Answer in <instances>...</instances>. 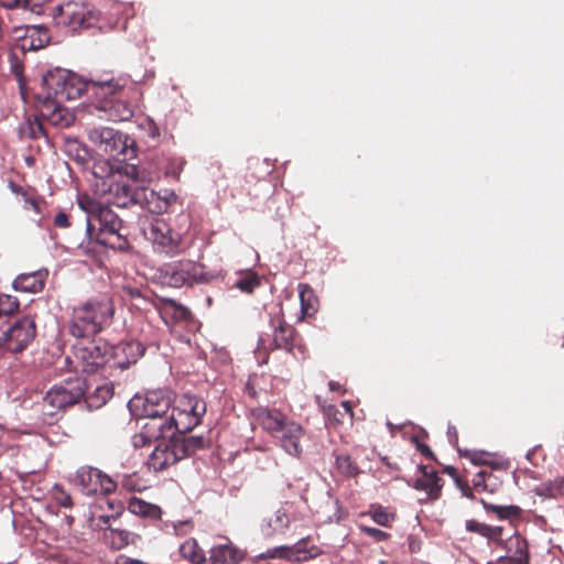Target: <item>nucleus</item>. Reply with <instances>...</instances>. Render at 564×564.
Instances as JSON below:
<instances>
[{"label":"nucleus","mask_w":564,"mask_h":564,"mask_svg":"<svg viewBox=\"0 0 564 564\" xmlns=\"http://www.w3.org/2000/svg\"><path fill=\"white\" fill-rule=\"evenodd\" d=\"M466 530L476 533L489 542L502 543L503 528L498 525H489L477 520H467Z\"/></svg>","instance_id":"nucleus-27"},{"label":"nucleus","mask_w":564,"mask_h":564,"mask_svg":"<svg viewBox=\"0 0 564 564\" xmlns=\"http://www.w3.org/2000/svg\"><path fill=\"white\" fill-rule=\"evenodd\" d=\"M23 195L25 197L26 207L32 208L37 214L41 213V210H40V202L36 198L28 196L26 193H23Z\"/></svg>","instance_id":"nucleus-52"},{"label":"nucleus","mask_w":564,"mask_h":564,"mask_svg":"<svg viewBox=\"0 0 564 564\" xmlns=\"http://www.w3.org/2000/svg\"><path fill=\"white\" fill-rule=\"evenodd\" d=\"M50 42L47 29L43 26H29L25 31L22 47L29 50H40Z\"/></svg>","instance_id":"nucleus-28"},{"label":"nucleus","mask_w":564,"mask_h":564,"mask_svg":"<svg viewBox=\"0 0 564 564\" xmlns=\"http://www.w3.org/2000/svg\"><path fill=\"white\" fill-rule=\"evenodd\" d=\"M254 422L272 437L290 421L288 416L275 408L257 406L251 410Z\"/></svg>","instance_id":"nucleus-20"},{"label":"nucleus","mask_w":564,"mask_h":564,"mask_svg":"<svg viewBox=\"0 0 564 564\" xmlns=\"http://www.w3.org/2000/svg\"><path fill=\"white\" fill-rule=\"evenodd\" d=\"M185 161L182 158H169L166 165L164 166V173L167 176L178 178L184 167Z\"/></svg>","instance_id":"nucleus-42"},{"label":"nucleus","mask_w":564,"mask_h":564,"mask_svg":"<svg viewBox=\"0 0 564 564\" xmlns=\"http://www.w3.org/2000/svg\"><path fill=\"white\" fill-rule=\"evenodd\" d=\"M77 204L86 214V231L89 240L113 250L130 248L128 227L107 205L88 195L78 196Z\"/></svg>","instance_id":"nucleus-2"},{"label":"nucleus","mask_w":564,"mask_h":564,"mask_svg":"<svg viewBox=\"0 0 564 564\" xmlns=\"http://www.w3.org/2000/svg\"><path fill=\"white\" fill-rule=\"evenodd\" d=\"M20 303L17 297L0 294V319L11 318L19 311Z\"/></svg>","instance_id":"nucleus-37"},{"label":"nucleus","mask_w":564,"mask_h":564,"mask_svg":"<svg viewBox=\"0 0 564 564\" xmlns=\"http://www.w3.org/2000/svg\"><path fill=\"white\" fill-rule=\"evenodd\" d=\"M336 468L338 473L346 477H356L360 474L357 462L346 453L336 455Z\"/></svg>","instance_id":"nucleus-34"},{"label":"nucleus","mask_w":564,"mask_h":564,"mask_svg":"<svg viewBox=\"0 0 564 564\" xmlns=\"http://www.w3.org/2000/svg\"><path fill=\"white\" fill-rule=\"evenodd\" d=\"M128 510L131 513L143 518L160 519L161 517L160 507L149 503L137 497H132L129 499Z\"/></svg>","instance_id":"nucleus-31"},{"label":"nucleus","mask_w":564,"mask_h":564,"mask_svg":"<svg viewBox=\"0 0 564 564\" xmlns=\"http://www.w3.org/2000/svg\"><path fill=\"white\" fill-rule=\"evenodd\" d=\"M112 397V391L108 386H98L95 388L94 392L85 393L84 400L89 409H99L101 408L110 398Z\"/></svg>","instance_id":"nucleus-33"},{"label":"nucleus","mask_w":564,"mask_h":564,"mask_svg":"<svg viewBox=\"0 0 564 564\" xmlns=\"http://www.w3.org/2000/svg\"><path fill=\"white\" fill-rule=\"evenodd\" d=\"M109 344L101 339L78 343L74 347L76 369L86 373H94L99 369H108Z\"/></svg>","instance_id":"nucleus-11"},{"label":"nucleus","mask_w":564,"mask_h":564,"mask_svg":"<svg viewBox=\"0 0 564 564\" xmlns=\"http://www.w3.org/2000/svg\"><path fill=\"white\" fill-rule=\"evenodd\" d=\"M420 470L422 476L416 478L414 488L417 490H424L429 498L435 500L441 496L443 485L441 484L442 478L437 476V473L429 467L421 465Z\"/></svg>","instance_id":"nucleus-24"},{"label":"nucleus","mask_w":564,"mask_h":564,"mask_svg":"<svg viewBox=\"0 0 564 564\" xmlns=\"http://www.w3.org/2000/svg\"><path fill=\"white\" fill-rule=\"evenodd\" d=\"M447 435L449 437V441L452 443H457L458 441V434H457V430L454 425H449L448 429H447Z\"/></svg>","instance_id":"nucleus-58"},{"label":"nucleus","mask_w":564,"mask_h":564,"mask_svg":"<svg viewBox=\"0 0 564 564\" xmlns=\"http://www.w3.org/2000/svg\"><path fill=\"white\" fill-rule=\"evenodd\" d=\"M36 325L31 316L0 319V349L20 354L33 341Z\"/></svg>","instance_id":"nucleus-7"},{"label":"nucleus","mask_w":564,"mask_h":564,"mask_svg":"<svg viewBox=\"0 0 564 564\" xmlns=\"http://www.w3.org/2000/svg\"><path fill=\"white\" fill-rule=\"evenodd\" d=\"M416 447L424 457L434 458L433 452L429 445L417 442Z\"/></svg>","instance_id":"nucleus-54"},{"label":"nucleus","mask_w":564,"mask_h":564,"mask_svg":"<svg viewBox=\"0 0 564 564\" xmlns=\"http://www.w3.org/2000/svg\"><path fill=\"white\" fill-rule=\"evenodd\" d=\"M94 175L100 180L97 188L105 196L106 203L126 208L147 198L145 191L134 187L133 183L118 171H113L107 161L98 162L93 167Z\"/></svg>","instance_id":"nucleus-4"},{"label":"nucleus","mask_w":564,"mask_h":564,"mask_svg":"<svg viewBox=\"0 0 564 564\" xmlns=\"http://www.w3.org/2000/svg\"><path fill=\"white\" fill-rule=\"evenodd\" d=\"M341 405H343L347 411H351L350 405H349V403H348L347 401H343V402H341Z\"/></svg>","instance_id":"nucleus-62"},{"label":"nucleus","mask_w":564,"mask_h":564,"mask_svg":"<svg viewBox=\"0 0 564 564\" xmlns=\"http://www.w3.org/2000/svg\"><path fill=\"white\" fill-rule=\"evenodd\" d=\"M260 284L261 280L259 275L253 272H248L237 281L236 286L245 293H252Z\"/></svg>","instance_id":"nucleus-40"},{"label":"nucleus","mask_w":564,"mask_h":564,"mask_svg":"<svg viewBox=\"0 0 564 564\" xmlns=\"http://www.w3.org/2000/svg\"><path fill=\"white\" fill-rule=\"evenodd\" d=\"M53 224L59 229H67L72 226L69 215L65 212H58L54 217Z\"/></svg>","instance_id":"nucleus-50"},{"label":"nucleus","mask_w":564,"mask_h":564,"mask_svg":"<svg viewBox=\"0 0 564 564\" xmlns=\"http://www.w3.org/2000/svg\"><path fill=\"white\" fill-rule=\"evenodd\" d=\"M145 347L138 340H122L117 345H109L108 354V375L112 370H126L143 356Z\"/></svg>","instance_id":"nucleus-14"},{"label":"nucleus","mask_w":564,"mask_h":564,"mask_svg":"<svg viewBox=\"0 0 564 564\" xmlns=\"http://www.w3.org/2000/svg\"><path fill=\"white\" fill-rule=\"evenodd\" d=\"M53 498L56 501L57 505L64 508H72L73 507V499L70 495L59 485H55L53 487Z\"/></svg>","instance_id":"nucleus-43"},{"label":"nucleus","mask_w":564,"mask_h":564,"mask_svg":"<svg viewBox=\"0 0 564 564\" xmlns=\"http://www.w3.org/2000/svg\"><path fill=\"white\" fill-rule=\"evenodd\" d=\"M359 530L375 542L387 541L391 536L390 533L372 527L359 525Z\"/></svg>","instance_id":"nucleus-45"},{"label":"nucleus","mask_w":564,"mask_h":564,"mask_svg":"<svg viewBox=\"0 0 564 564\" xmlns=\"http://www.w3.org/2000/svg\"><path fill=\"white\" fill-rule=\"evenodd\" d=\"M245 557V553L232 542L227 540L225 543L214 545L209 551V564H239Z\"/></svg>","instance_id":"nucleus-22"},{"label":"nucleus","mask_w":564,"mask_h":564,"mask_svg":"<svg viewBox=\"0 0 564 564\" xmlns=\"http://www.w3.org/2000/svg\"><path fill=\"white\" fill-rule=\"evenodd\" d=\"M115 311L112 299L106 294L80 303L73 308L68 323L69 334L76 338L95 336L110 325Z\"/></svg>","instance_id":"nucleus-3"},{"label":"nucleus","mask_w":564,"mask_h":564,"mask_svg":"<svg viewBox=\"0 0 564 564\" xmlns=\"http://www.w3.org/2000/svg\"><path fill=\"white\" fill-rule=\"evenodd\" d=\"M205 413L206 403L203 399L196 395L183 394L174 399L167 417L156 420L162 423V431L165 436H186V433L200 423Z\"/></svg>","instance_id":"nucleus-6"},{"label":"nucleus","mask_w":564,"mask_h":564,"mask_svg":"<svg viewBox=\"0 0 564 564\" xmlns=\"http://www.w3.org/2000/svg\"><path fill=\"white\" fill-rule=\"evenodd\" d=\"M88 386L85 379H67L61 384L53 386L43 399V406L48 408L47 414L72 406L84 398Z\"/></svg>","instance_id":"nucleus-9"},{"label":"nucleus","mask_w":564,"mask_h":564,"mask_svg":"<svg viewBox=\"0 0 564 564\" xmlns=\"http://www.w3.org/2000/svg\"><path fill=\"white\" fill-rule=\"evenodd\" d=\"M43 118L40 117H29L26 122L21 126L20 133L23 138L29 139H39L41 135H44V127H43Z\"/></svg>","instance_id":"nucleus-35"},{"label":"nucleus","mask_w":564,"mask_h":564,"mask_svg":"<svg viewBox=\"0 0 564 564\" xmlns=\"http://www.w3.org/2000/svg\"><path fill=\"white\" fill-rule=\"evenodd\" d=\"M175 314L182 319H188L191 317L189 310L182 305H175Z\"/></svg>","instance_id":"nucleus-55"},{"label":"nucleus","mask_w":564,"mask_h":564,"mask_svg":"<svg viewBox=\"0 0 564 564\" xmlns=\"http://www.w3.org/2000/svg\"><path fill=\"white\" fill-rule=\"evenodd\" d=\"M120 482L122 487L129 491H140L142 488L141 479L135 473L122 475Z\"/></svg>","instance_id":"nucleus-46"},{"label":"nucleus","mask_w":564,"mask_h":564,"mask_svg":"<svg viewBox=\"0 0 564 564\" xmlns=\"http://www.w3.org/2000/svg\"><path fill=\"white\" fill-rule=\"evenodd\" d=\"M176 200V196L174 193H171L169 196L164 197V202L162 205L158 206V213L165 210L173 202Z\"/></svg>","instance_id":"nucleus-56"},{"label":"nucleus","mask_w":564,"mask_h":564,"mask_svg":"<svg viewBox=\"0 0 564 564\" xmlns=\"http://www.w3.org/2000/svg\"><path fill=\"white\" fill-rule=\"evenodd\" d=\"M10 64H11V72L14 75V77L19 84L22 95L24 96L25 78L23 75V65L20 63L19 58L14 54L10 55Z\"/></svg>","instance_id":"nucleus-41"},{"label":"nucleus","mask_w":564,"mask_h":564,"mask_svg":"<svg viewBox=\"0 0 564 564\" xmlns=\"http://www.w3.org/2000/svg\"><path fill=\"white\" fill-rule=\"evenodd\" d=\"M122 564H147V563H143L142 561H139V560H134V558L126 557V558L122 561Z\"/></svg>","instance_id":"nucleus-59"},{"label":"nucleus","mask_w":564,"mask_h":564,"mask_svg":"<svg viewBox=\"0 0 564 564\" xmlns=\"http://www.w3.org/2000/svg\"><path fill=\"white\" fill-rule=\"evenodd\" d=\"M270 327L272 328V343L270 349H282L294 357H304L306 346L294 326L286 323L282 308L270 314Z\"/></svg>","instance_id":"nucleus-10"},{"label":"nucleus","mask_w":564,"mask_h":564,"mask_svg":"<svg viewBox=\"0 0 564 564\" xmlns=\"http://www.w3.org/2000/svg\"><path fill=\"white\" fill-rule=\"evenodd\" d=\"M505 547L509 555L514 560H523V564H529V553L527 541L518 533L508 538L505 542Z\"/></svg>","instance_id":"nucleus-30"},{"label":"nucleus","mask_w":564,"mask_h":564,"mask_svg":"<svg viewBox=\"0 0 564 564\" xmlns=\"http://www.w3.org/2000/svg\"><path fill=\"white\" fill-rule=\"evenodd\" d=\"M245 393L253 400L258 399V391L251 380H248V382L246 383Z\"/></svg>","instance_id":"nucleus-53"},{"label":"nucleus","mask_w":564,"mask_h":564,"mask_svg":"<svg viewBox=\"0 0 564 564\" xmlns=\"http://www.w3.org/2000/svg\"><path fill=\"white\" fill-rule=\"evenodd\" d=\"M150 195H151V197H153L155 195V193L153 191H151Z\"/></svg>","instance_id":"nucleus-63"},{"label":"nucleus","mask_w":564,"mask_h":564,"mask_svg":"<svg viewBox=\"0 0 564 564\" xmlns=\"http://www.w3.org/2000/svg\"><path fill=\"white\" fill-rule=\"evenodd\" d=\"M458 453L460 456L468 458L474 465L489 466L491 470H506L509 466L507 462H498L492 454L485 451L458 449Z\"/></svg>","instance_id":"nucleus-26"},{"label":"nucleus","mask_w":564,"mask_h":564,"mask_svg":"<svg viewBox=\"0 0 564 564\" xmlns=\"http://www.w3.org/2000/svg\"><path fill=\"white\" fill-rule=\"evenodd\" d=\"M290 524V518L285 508L278 509L269 519L268 527L271 529V533L279 532L288 528Z\"/></svg>","instance_id":"nucleus-38"},{"label":"nucleus","mask_w":564,"mask_h":564,"mask_svg":"<svg viewBox=\"0 0 564 564\" xmlns=\"http://www.w3.org/2000/svg\"><path fill=\"white\" fill-rule=\"evenodd\" d=\"M46 278V270L21 273L13 281L12 286L18 292L37 293L44 289Z\"/></svg>","instance_id":"nucleus-23"},{"label":"nucleus","mask_w":564,"mask_h":564,"mask_svg":"<svg viewBox=\"0 0 564 564\" xmlns=\"http://www.w3.org/2000/svg\"><path fill=\"white\" fill-rule=\"evenodd\" d=\"M180 554L192 564H203L207 562L203 549L195 539L185 540L180 546Z\"/></svg>","instance_id":"nucleus-32"},{"label":"nucleus","mask_w":564,"mask_h":564,"mask_svg":"<svg viewBox=\"0 0 564 564\" xmlns=\"http://www.w3.org/2000/svg\"><path fill=\"white\" fill-rule=\"evenodd\" d=\"M325 413L329 421H333L336 424L341 423L343 414L339 412V410L336 406H334V405L327 406V409L325 410Z\"/></svg>","instance_id":"nucleus-51"},{"label":"nucleus","mask_w":564,"mask_h":564,"mask_svg":"<svg viewBox=\"0 0 564 564\" xmlns=\"http://www.w3.org/2000/svg\"><path fill=\"white\" fill-rule=\"evenodd\" d=\"M163 278L172 288L192 286L209 280L205 265L193 260H180L167 264Z\"/></svg>","instance_id":"nucleus-12"},{"label":"nucleus","mask_w":564,"mask_h":564,"mask_svg":"<svg viewBox=\"0 0 564 564\" xmlns=\"http://www.w3.org/2000/svg\"><path fill=\"white\" fill-rule=\"evenodd\" d=\"M52 17L57 26L77 31L97 24L98 15L94 8L82 1H68L54 8Z\"/></svg>","instance_id":"nucleus-8"},{"label":"nucleus","mask_w":564,"mask_h":564,"mask_svg":"<svg viewBox=\"0 0 564 564\" xmlns=\"http://www.w3.org/2000/svg\"><path fill=\"white\" fill-rule=\"evenodd\" d=\"M10 186H11L12 191L15 192V193H19V192L22 191L21 186L17 185V184H14L12 182L10 183Z\"/></svg>","instance_id":"nucleus-61"},{"label":"nucleus","mask_w":564,"mask_h":564,"mask_svg":"<svg viewBox=\"0 0 564 564\" xmlns=\"http://www.w3.org/2000/svg\"><path fill=\"white\" fill-rule=\"evenodd\" d=\"M62 102L51 97H37V109L41 118L59 129L68 128L75 121V115L62 106Z\"/></svg>","instance_id":"nucleus-16"},{"label":"nucleus","mask_w":564,"mask_h":564,"mask_svg":"<svg viewBox=\"0 0 564 564\" xmlns=\"http://www.w3.org/2000/svg\"><path fill=\"white\" fill-rule=\"evenodd\" d=\"M89 139L110 156L116 158L124 153V137L111 128L94 129L89 132Z\"/></svg>","instance_id":"nucleus-18"},{"label":"nucleus","mask_w":564,"mask_h":564,"mask_svg":"<svg viewBox=\"0 0 564 564\" xmlns=\"http://www.w3.org/2000/svg\"><path fill=\"white\" fill-rule=\"evenodd\" d=\"M369 514L377 524L387 528L391 527L395 519V514L388 512L382 506H371Z\"/></svg>","instance_id":"nucleus-39"},{"label":"nucleus","mask_w":564,"mask_h":564,"mask_svg":"<svg viewBox=\"0 0 564 564\" xmlns=\"http://www.w3.org/2000/svg\"><path fill=\"white\" fill-rule=\"evenodd\" d=\"M148 239L153 242L160 252L174 256L182 252V238L164 220L153 221L145 232Z\"/></svg>","instance_id":"nucleus-15"},{"label":"nucleus","mask_w":564,"mask_h":564,"mask_svg":"<svg viewBox=\"0 0 564 564\" xmlns=\"http://www.w3.org/2000/svg\"><path fill=\"white\" fill-rule=\"evenodd\" d=\"M33 0H0V3L9 9H25L28 7L34 6Z\"/></svg>","instance_id":"nucleus-49"},{"label":"nucleus","mask_w":564,"mask_h":564,"mask_svg":"<svg viewBox=\"0 0 564 564\" xmlns=\"http://www.w3.org/2000/svg\"><path fill=\"white\" fill-rule=\"evenodd\" d=\"M173 393L169 390H152L143 401V416L147 421L167 417L174 403Z\"/></svg>","instance_id":"nucleus-17"},{"label":"nucleus","mask_w":564,"mask_h":564,"mask_svg":"<svg viewBox=\"0 0 564 564\" xmlns=\"http://www.w3.org/2000/svg\"><path fill=\"white\" fill-rule=\"evenodd\" d=\"M563 482L564 480H555L553 484H549L543 488L542 495L550 498H557L563 495Z\"/></svg>","instance_id":"nucleus-48"},{"label":"nucleus","mask_w":564,"mask_h":564,"mask_svg":"<svg viewBox=\"0 0 564 564\" xmlns=\"http://www.w3.org/2000/svg\"><path fill=\"white\" fill-rule=\"evenodd\" d=\"M279 557L292 561H307L321 554V550L310 538L300 540L292 546L276 547L274 551Z\"/></svg>","instance_id":"nucleus-21"},{"label":"nucleus","mask_w":564,"mask_h":564,"mask_svg":"<svg viewBox=\"0 0 564 564\" xmlns=\"http://www.w3.org/2000/svg\"><path fill=\"white\" fill-rule=\"evenodd\" d=\"M500 519L519 518L521 509L518 506H499L494 508Z\"/></svg>","instance_id":"nucleus-47"},{"label":"nucleus","mask_w":564,"mask_h":564,"mask_svg":"<svg viewBox=\"0 0 564 564\" xmlns=\"http://www.w3.org/2000/svg\"><path fill=\"white\" fill-rule=\"evenodd\" d=\"M297 289L301 302L302 317H312L317 312L318 299L316 297L311 285L306 283H300Z\"/></svg>","instance_id":"nucleus-29"},{"label":"nucleus","mask_w":564,"mask_h":564,"mask_svg":"<svg viewBox=\"0 0 564 564\" xmlns=\"http://www.w3.org/2000/svg\"><path fill=\"white\" fill-rule=\"evenodd\" d=\"M43 87L46 90L44 97H51L59 101L74 100L84 93H91L99 100L96 108L108 113L112 121H124L133 116L130 105L121 101L126 82L121 79L85 80L77 74L55 68L43 76Z\"/></svg>","instance_id":"nucleus-1"},{"label":"nucleus","mask_w":564,"mask_h":564,"mask_svg":"<svg viewBox=\"0 0 564 564\" xmlns=\"http://www.w3.org/2000/svg\"><path fill=\"white\" fill-rule=\"evenodd\" d=\"M160 424L156 419L154 421H145L141 431L132 436L133 446L135 448L144 447L160 441L162 437H166Z\"/></svg>","instance_id":"nucleus-25"},{"label":"nucleus","mask_w":564,"mask_h":564,"mask_svg":"<svg viewBox=\"0 0 564 564\" xmlns=\"http://www.w3.org/2000/svg\"><path fill=\"white\" fill-rule=\"evenodd\" d=\"M496 564H523V560L517 561L512 556H501Z\"/></svg>","instance_id":"nucleus-57"},{"label":"nucleus","mask_w":564,"mask_h":564,"mask_svg":"<svg viewBox=\"0 0 564 564\" xmlns=\"http://www.w3.org/2000/svg\"><path fill=\"white\" fill-rule=\"evenodd\" d=\"M119 535H120V538H121V540H122V543H121L118 547H121V546H123L124 544H127L126 539H127V535H128V534H127L126 532H119Z\"/></svg>","instance_id":"nucleus-60"},{"label":"nucleus","mask_w":564,"mask_h":564,"mask_svg":"<svg viewBox=\"0 0 564 564\" xmlns=\"http://www.w3.org/2000/svg\"><path fill=\"white\" fill-rule=\"evenodd\" d=\"M208 446L209 441L203 436L169 435L158 441L148 464L153 470L161 471Z\"/></svg>","instance_id":"nucleus-5"},{"label":"nucleus","mask_w":564,"mask_h":564,"mask_svg":"<svg viewBox=\"0 0 564 564\" xmlns=\"http://www.w3.org/2000/svg\"><path fill=\"white\" fill-rule=\"evenodd\" d=\"M304 435V429L299 423L290 420L273 438L278 441L285 453L293 457H300L303 453L302 440Z\"/></svg>","instance_id":"nucleus-19"},{"label":"nucleus","mask_w":564,"mask_h":564,"mask_svg":"<svg viewBox=\"0 0 564 564\" xmlns=\"http://www.w3.org/2000/svg\"><path fill=\"white\" fill-rule=\"evenodd\" d=\"M444 471L449 475L455 484L457 485V487L463 491V494L465 496H471V488L468 486L467 481L464 480L459 475H458V471L455 467L453 466H447L444 468Z\"/></svg>","instance_id":"nucleus-44"},{"label":"nucleus","mask_w":564,"mask_h":564,"mask_svg":"<svg viewBox=\"0 0 564 564\" xmlns=\"http://www.w3.org/2000/svg\"><path fill=\"white\" fill-rule=\"evenodd\" d=\"M73 484L87 496L109 495L116 491L117 482L108 475L95 467L83 466L78 468L72 479Z\"/></svg>","instance_id":"nucleus-13"},{"label":"nucleus","mask_w":564,"mask_h":564,"mask_svg":"<svg viewBox=\"0 0 564 564\" xmlns=\"http://www.w3.org/2000/svg\"><path fill=\"white\" fill-rule=\"evenodd\" d=\"M494 478L492 470L481 469L473 478V489L477 492L494 491L495 482H491Z\"/></svg>","instance_id":"nucleus-36"}]
</instances>
